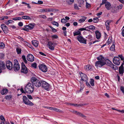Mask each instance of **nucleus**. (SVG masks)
I'll return each mask as SVG.
<instances>
[{"label": "nucleus", "mask_w": 124, "mask_h": 124, "mask_svg": "<svg viewBox=\"0 0 124 124\" xmlns=\"http://www.w3.org/2000/svg\"><path fill=\"white\" fill-rule=\"evenodd\" d=\"M106 63V62L98 61L95 62V66L97 68H101L105 65Z\"/></svg>", "instance_id": "nucleus-8"}, {"label": "nucleus", "mask_w": 124, "mask_h": 124, "mask_svg": "<svg viewBox=\"0 0 124 124\" xmlns=\"http://www.w3.org/2000/svg\"><path fill=\"white\" fill-rule=\"evenodd\" d=\"M80 83L81 84L80 90L79 91H78V92L82 90L84 87V85L82 82H80Z\"/></svg>", "instance_id": "nucleus-35"}, {"label": "nucleus", "mask_w": 124, "mask_h": 124, "mask_svg": "<svg viewBox=\"0 0 124 124\" xmlns=\"http://www.w3.org/2000/svg\"><path fill=\"white\" fill-rule=\"evenodd\" d=\"M119 74L121 75H122L124 72V69L123 64H122L121 66L119 67Z\"/></svg>", "instance_id": "nucleus-21"}, {"label": "nucleus", "mask_w": 124, "mask_h": 124, "mask_svg": "<svg viewBox=\"0 0 124 124\" xmlns=\"http://www.w3.org/2000/svg\"><path fill=\"white\" fill-rule=\"evenodd\" d=\"M38 67L39 69L43 72H46L47 71V67L44 64H40Z\"/></svg>", "instance_id": "nucleus-6"}, {"label": "nucleus", "mask_w": 124, "mask_h": 124, "mask_svg": "<svg viewBox=\"0 0 124 124\" xmlns=\"http://www.w3.org/2000/svg\"><path fill=\"white\" fill-rule=\"evenodd\" d=\"M51 37L53 39H57L58 38V36L56 35H52L51 36Z\"/></svg>", "instance_id": "nucleus-57"}, {"label": "nucleus", "mask_w": 124, "mask_h": 124, "mask_svg": "<svg viewBox=\"0 0 124 124\" xmlns=\"http://www.w3.org/2000/svg\"><path fill=\"white\" fill-rule=\"evenodd\" d=\"M51 110L58 112H61L62 111L61 110H60L58 109L53 107H52Z\"/></svg>", "instance_id": "nucleus-37"}, {"label": "nucleus", "mask_w": 124, "mask_h": 124, "mask_svg": "<svg viewBox=\"0 0 124 124\" xmlns=\"http://www.w3.org/2000/svg\"><path fill=\"white\" fill-rule=\"evenodd\" d=\"M86 18L85 17H83V18L79 19L78 20V22L80 23H82L86 19Z\"/></svg>", "instance_id": "nucleus-30"}, {"label": "nucleus", "mask_w": 124, "mask_h": 124, "mask_svg": "<svg viewBox=\"0 0 124 124\" xmlns=\"http://www.w3.org/2000/svg\"><path fill=\"white\" fill-rule=\"evenodd\" d=\"M106 62L107 65L112 68L114 70H117L118 68L117 66L114 65L108 59L107 60Z\"/></svg>", "instance_id": "nucleus-5"}, {"label": "nucleus", "mask_w": 124, "mask_h": 124, "mask_svg": "<svg viewBox=\"0 0 124 124\" xmlns=\"http://www.w3.org/2000/svg\"><path fill=\"white\" fill-rule=\"evenodd\" d=\"M18 25L20 26H22L23 25V23L22 22H20L18 23Z\"/></svg>", "instance_id": "nucleus-61"}, {"label": "nucleus", "mask_w": 124, "mask_h": 124, "mask_svg": "<svg viewBox=\"0 0 124 124\" xmlns=\"http://www.w3.org/2000/svg\"><path fill=\"white\" fill-rule=\"evenodd\" d=\"M35 24L34 23H31L29 24L28 25H26L24 26L25 28L31 30L32 29L34 26Z\"/></svg>", "instance_id": "nucleus-15"}, {"label": "nucleus", "mask_w": 124, "mask_h": 124, "mask_svg": "<svg viewBox=\"0 0 124 124\" xmlns=\"http://www.w3.org/2000/svg\"><path fill=\"white\" fill-rule=\"evenodd\" d=\"M97 59L98 61L105 62L104 58L102 56L100 55L99 57H97Z\"/></svg>", "instance_id": "nucleus-23"}, {"label": "nucleus", "mask_w": 124, "mask_h": 124, "mask_svg": "<svg viewBox=\"0 0 124 124\" xmlns=\"http://www.w3.org/2000/svg\"><path fill=\"white\" fill-rule=\"evenodd\" d=\"M52 24L54 25H56L57 26H59V24L58 23L54 21L52 23Z\"/></svg>", "instance_id": "nucleus-49"}, {"label": "nucleus", "mask_w": 124, "mask_h": 124, "mask_svg": "<svg viewBox=\"0 0 124 124\" xmlns=\"http://www.w3.org/2000/svg\"><path fill=\"white\" fill-rule=\"evenodd\" d=\"M39 16L40 18H43L44 19H46V16L44 15H40Z\"/></svg>", "instance_id": "nucleus-44"}, {"label": "nucleus", "mask_w": 124, "mask_h": 124, "mask_svg": "<svg viewBox=\"0 0 124 124\" xmlns=\"http://www.w3.org/2000/svg\"><path fill=\"white\" fill-rule=\"evenodd\" d=\"M111 21L108 20L106 21L105 23V24L106 26V28L108 31H109L110 30L109 24L110 23Z\"/></svg>", "instance_id": "nucleus-18"}, {"label": "nucleus", "mask_w": 124, "mask_h": 124, "mask_svg": "<svg viewBox=\"0 0 124 124\" xmlns=\"http://www.w3.org/2000/svg\"><path fill=\"white\" fill-rule=\"evenodd\" d=\"M26 92L30 93L33 92L34 90V86L30 83H28L25 88Z\"/></svg>", "instance_id": "nucleus-1"}, {"label": "nucleus", "mask_w": 124, "mask_h": 124, "mask_svg": "<svg viewBox=\"0 0 124 124\" xmlns=\"http://www.w3.org/2000/svg\"><path fill=\"white\" fill-rule=\"evenodd\" d=\"M88 39L90 40L92 39V36L91 35H89L88 36Z\"/></svg>", "instance_id": "nucleus-63"}, {"label": "nucleus", "mask_w": 124, "mask_h": 124, "mask_svg": "<svg viewBox=\"0 0 124 124\" xmlns=\"http://www.w3.org/2000/svg\"><path fill=\"white\" fill-rule=\"evenodd\" d=\"M120 90L123 93L124 95V87L123 86H121L120 87Z\"/></svg>", "instance_id": "nucleus-55"}, {"label": "nucleus", "mask_w": 124, "mask_h": 124, "mask_svg": "<svg viewBox=\"0 0 124 124\" xmlns=\"http://www.w3.org/2000/svg\"><path fill=\"white\" fill-rule=\"evenodd\" d=\"M35 4H42L43 3V2L42 1H38V3H34Z\"/></svg>", "instance_id": "nucleus-59"}, {"label": "nucleus", "mask_w": 124, "mask_h": 124, "mask_svg": "<svg viewBox=\"0 0 124 124\" xmlns=\"http://www.w3.org/2000/svg\"><path fill=\"white\" fill-rule=\"evenodd\" d=\"M41 12H47L51 11V10L49 9H41L40 10Z\"/></svg>", "instance_id": "nucleus-32"}, {"label": "nucleus", "mask_w": 124, "mask_h": 124, "mask_svg": "<svg viewBox=\"0 0 124 124\" xmlns=\"http://www.w3.org/2000/svg\"><path fill=\"white\" fill-rule=\"evenodd\" d=\"M27 97L28 98L30 99H32V98L31 96L30 95H27Z\"/></svg>", "instance_id": "nucleus-62"}, {"label": "nucleus", "mask_w": 124, "mask_h": 124, "mask_svg": "<svg viewBox=\"0 0 124 124\" xmlns=\"http://www.w3.org/2000/svg\"><path fill=\"white\" fill-rule=\"evenodd\" d=\"M14 62L13 69L15 71L18 70L20 69V66L17 60L16 59L15 60Z\"/></svg>", "instance_id": "nucleus-4"}, {"label": "nucleus", "mask_w": 124, "mask_h": 124, "mask_svg": "<svg viewBox=\"0 0 124 124\" xmlns=\"http://www.w3.org/2000/svg\"><path fill=\"white\" fill-rule=\"evenodd\" d=\"M14 21L12 20H9L8 21L6 22H5V23L6 25H8L10 23H13Z\"/></svg>", "instance_id": "nucleus-39"}, {"label": "nucleus", "mask_w": 124, "mask_h": 124, "mask_svg": "<svg viewBox=\"0 0 124 124\" xmlns=\"http://www.w3.org/2000/svg\"><path fill=\"white\" fill-rule=\"evenodd\" d=\"M8 90L7 89H3L1 91V93L2 95H4L8 93Z\"/></svg>", "instance_id": "nucleus-31"}, {"label": "nucleus", "mask_w": 124, "mask_h": 124, "mask_svg": "<svg viewBox=\"0 0 124 124\" xmlns=\"http://www.w3.org/2000/svg\"><path fill=\"white\" fill-rule=\"evenodd\" d=\"M49 27L53 31V32H56L57 31V30H56L55 29V28H54L52 27L51 26H49Z\"/></svg>", "instance_id": "nucleus-54"}, {"label": "nucleus", "mask_w": 124, "mask_h": 124, "mask_svg": "<svg viewBox=\"0 0 124 124\" xmlns=\"http://www.w3.org/2000/svg\"><path fill=\"white\" fill-rule=\"evenodd\" d=\"M6 65L7 68L9 70H12L13 68L12 63L10 61H8L7 62Z\"/></svg>", "instance_id": "nucleus-14"}, {"label": "nucleus", "mask_w": 124, "mask_h": 124, "mask_svg": "<svg viewBox=\"0 0 124 124\" xmlns=\"http://www.w3.org/2000/svg\"><path fill=\"white\" fill-rule=\"evenodd\" d=\"M27 59L30 62H33L34 60V57L32 54H29L27 56Z\"/></svg>", "instance_id": "nucleus-13"}, {"label": "nucleus", "mask_w": 124, "mask_h": 124, "mask_svg": "<svg viewBox=\"0 0 124 124\" xmlns=\"http://www.w3.org/2000/svg\"><path fill=\"white\" fill-rule=\"evenodd\" d=\"M21 72L25 73H27L28 72V70L24 63L22 62L21 63Z\"/></svg>", "instance_id": "nucleus-11"}, {"label": "nucleus", "mask_w": 124, "mask_h": 124, "mask_svg": "<svg viewBox=\"0 0 124 124\" xmlns=\"http://www.w3.org/2000/svg\"><path fill=\"white\" fill-rule=\"evenodd\" d=\"M123 7V5L121 4L117 7H114V8L115 9V11H116L117 10L122 9Z\"/></svg>", "instance_id": "nucleus-25"}, {"label": "nucleus", "mask_w": 124, "mask_h": 124, "mask_svg": "<svg viewBox=\"0 0 124 124\" xmlns=\"http://www.w3.org/2000/svg\"><path fill=\"white\" fill-rule=\"evenodd\" d=\"M96 38L98 39H99L101 36V34L98 31H96L95 32Z\"/></svg>", "instance_id": "nucleus-22"}, {"label": "nucleus", "mask_w": 124, "mask_h": 124, "mask_svg": "<svg viewBox=\"0 0 124 124\" xmlns=\"http://www.w3.org/2000/svg\"><path fill=\"white\" fill-rule=\"evenodd\" d=\"M111 5L110 2H107L105 4V7L106 9L108 10L110 9L111 7Z\"/></svg>", "instance_id": "nucleus-19"}, {"label": "nucleus", "mask_w": 124, "mask_h": 124, "mask_svg": "<svg viewBox=\"0 0 124 124\" xmlns=\"http://www.w3.org/2000/svg\"><path fill=\"white\" fill-rule=\"evenodd\" d=\"M4 56V55L2 53L0 54V57L2 58Z\"/></svg>", "instance_id": "nucleus-64"}, {"label": "nucleus", "mask_w": 124, "mask_h": 124, "mask_svg": "<svg viewBox=\"0 0 124 124\" xmlns=\"http://www.w3.org/2000/svg\"><path fill=\"white\" fill-rule=\"evenodd\" d=\"M16 50L17 53L18 54H21V48L19 47H17L16 49Z\"/></svg>", "instance_id": "nucleus-40"}, {"label": "nucleus", "mask_w": 124, "mask_h": 124, "mask_svg": "<svg viewBox=\"0 0 124 124\" xmlns=\"http://www.w3.org/2000/svg\"><path fill=\"white\" fill-rule=\"evenodd\" d=\"M80 76L81 78V80L82 81L86 82L87 80V78L86 75L83 73L81 72L79 73Z\"/></svg>", "instance_id": "nucleus-10"}, {"label": "nucleus", "mask_w": 124, "mask_h": 124, "mask_svg": "<svg viewBox=\"0 0 124 124\" xmlns=\"http://www.w3.org/2000/svg\"><path fill=\"white\" fill-rule=\"evenodd\" d=\"M1 27L4 33H7L8 32V29L7 26L4 24H2Z\"/></svg>", "instance_id": "nucleus-16"}, {"label": "nucleus", "mask_w": 124, "mask_h": 124, "mask_svg": "<svg viewBox=\"0 0 124 124\" xmlns=\"http://www.w3.org/2000/svg\"><path fill=\"white\" fill-rule=\"evenodd\" d=\"M41 86L45 89L48 91L50 85L49 84L46 82L44 81H41Z\"/></svg>", "instance_id": "nucleus-7"}, {"label": "nucleus", "mask_w": 124, "mask_h": 124, "mask_svg": "<svg viewBox=\"0 0 124 124\" xmlns=\"http://www.w3.org/2000/svg\"><path fill=\"white\" fill-rule=\"evenodd\" d=\"M5 68V64L4 62L0 61V73L1 72L2 70Z\"/></svg>", "instance_id": "nucleus-17"}, {"label": "nucleus", "mask_w": 124, "mask_h": 124, "mask_svg": "<svg viewBox=\"0 0 124 124\" xmlns=\"http://www.w3.org/2000/svg\"><path fill=\"white\" fill-rule=\"evenodd\" d=\"M12 97L11 95H7L5 97V98L7 100H9L11 99Z\"/></svg>", "instance_id": "nucleus-46"}, {"label": "nucleus", "mask_w": 124, "mask_h": 124, "mask_svg": "<svg viewBox=\"0 0 124 124\" xmlns=\"http://www.w3.org/2000/svg\"><path fill=\"white\" fill-rule=\"evenodd\" d=\"M113 62L115 64L118 65L120 64L121 60L120 58L117 57H115L113 59Z\"/></svg>", "instance_id": "nucleus-9"}, {"label": "nucleus", "mask_w": 124, "mask_h": 124, "mask_svg": "<svg viewBox=\"0 0 124 124\" xmlns=\"http://www.w3.org/2000/svg\"><path fill=\"white\" fill-rule=\"evenodd\" d=\"M87 70H89L91 68V67L90 65H88L86 66L85 68Z\"/></svg>", "instance_id": "nucleus-42"}, {"label": "nucleus", "mask_w": 124, "mask_h": 124, "mask_svg": "<svg viewBox=\"0 0 124 124\" xmlns=\"http://www.w3.org/2000/svg\"><path fill=\"white\" fill-rule=\"evenodd\" d=\"M73 113L78 115L81 116L83 117L85 116H84L82 114L80 113L79 112H78L74 110L73 111Z\"/></svg>", "instance_id": "nucleus-27"}, {"label": "nucleus", "mask_w": 124, "mask_h": 124, "mask_svg": "<svg viewBox=\"0 0 124 124\" xmlns=\"http://www.w3.org/2000/svg\"><path fill=\"white\" fill-rule=\"evenodd\" d=\"M93 22L95 23H97L99 21V19L97 18H94L93 19Z\"/></svg>", "instance_id": "nucleus-47"}, {"label": "nucleus", "mask_w": 124, "mask_h": 124, "mask_svg": "<svg viewBox=\"0 0 124 124\" xmlns=\"http://www.w3.org/2000/svg\"><path fill=\"white\" fill-rule=\"evenodd\" d=\"M5 44L3 43L0 42V48H3L5 47Z\"/></svg>", "instance_id": "nucleus-45"}, {"label": "nucleus", "mask_w": 124, "mask_h": 124, "mask_svg": "<svg viewBox=\"0 0 124 124\" xmlns=\"http://www.w3.org/2000/svg\"><path fill=\"white\" fill-rule=\"evenodd\" d=\"M112 42L111 39H109V38L108 39V40L106 43L108 45H109L110 43Z\"/></svg>", "instance_id": "nucleus-48"}, {"label": "nucleus", "mask_w": 124, "mask_h": 124, "mask_svg": "<svg viewBox=\"0 0 124 124\" xmlns=\"http://www.w3.org/2000/svg\"><path fill=\"white\" fill-rule=\"evenodd\" d=\"M22 58L25 63H27V61L26 60V57L24 55H23L22 56Z\"/></svg>", "instance_id": "nucleus-41"}, {"label": "nucleus", "mask_w": 124, "mask_h": 124, "mask_svg": "<svg viewBox=\"0 0 124 124\" xmlns=\"http://www.w3.org/2000/svg\"><path fill=\"white\" fill-rule=\"evenodd\" d=\"M41 81H39L38 80V81H36V82L34 83L32 85H35L37 87H39L41 86Z\"/></svg>", "instance_id": "nucleus-20"}, {"label": "nucleus", "mask_w": 124, "mask_h": 124, "mask_svg": "<svg viewBox=\"0 0 124 124\" xmlns=\"http://www.w3.org/2000/svg\"><path fill=\"white\" fill-rule=\"evenodd\" d=\"M86 27L87 28V29H89L92 30H93L95 29V27L94 26L92 25L87 26Z\"/></svg>", "instance_id": "nucleus-34"}, {"label": "nucleus", "mask_w": 124, "mask_h": 124, "mask_svg": "<svg viewBox=\"0 0 124 124\" xmlns=\"http://www.w3.org/2000/svg\"><path fill=\"white\" fill-rule=\"evenodd\" d=\"M86 7L87 8H90V7L91 5L89 4L86 2Z\"/></svg>", "instance_id": "nucleus-56"}, {"label": "nucleus", "mask_w": 124, "mask_h": 124, "mask_svg": "<svg viewBox=\"0 0 124 124\" xmlns=\"http://www.w3.org/2000/svg\"><path fill=\"white\" fill-rule=\"evenodd\" d=\"M73 34L74 36L80 35L81 34V32L79 31H78L74 32Z\"/></svg>", "instance_id": "nucleus-33"}, {"label": "nucleus", "mask_w": 124, "mask_h": 124, "mask_svg": "<svg viewBox=\"0 0 124 124\" xmlns=\"http://www.w3.org/2000/svg\"><path fill=\"white\" fill-rule=\"evenodd\" d=\"M22 18L20 17H16L15 18H13L12 19V20L15 21L21 20H22Z\"/></svg>", "instance_id": "nucleus-38"}, {"label": "nucleus", "mask_w": 124, "mask_h": 124, "mask_svg": "<svg viewBox=\"0 0 124 124\" xmlns=\"http://www.w3.org/2000/svg\"><path fill=\"white\" fill-rule=\"evenodd\" d=\"M31 66L35 68H37V64L36 63H34L32 64Z\"/></svg>", "instance_id": "nucleus-52"}, {"label": "nucleus", "mask_w": 124, "mask_h": 124, "mask_svg": "<svg viewBox=\"0 0 124 124\" xmlns=\"http://www.w3.org/2000/svg\"><path fill=\"white\" fill-rule=\"evenodd\" d=\"M78 40L80 43L83 44H86V40L80 35L78 36L77 37Z\"/></svg>", "instance_id": "nucleus-12"}, {"label": "nucleus", "mask_w": 124, "mask_h": 124, "mask_svg": "<svg viewBox=\"0 0 124 124\" xmlns=\"http://www.w3.org/2000/svg\"><path fill=\"white\" fill-rule=\"evenodd\" d=\"M23 102L26 104L31 106L33 105V104L25 96H23Z\"/></svg>", "instance_id": "nucleus-3"}, {"label": "nucleus", "mask_w": 124, "mask_h": 124, "mask_svg": "<svg viewBox=\"0 0 124 124\" xmlns=\"http://www.w3.org/2000/svg\"><path fill=\"white\" fill-rule=\"evenodd\" d=\"M31 42L32 44L36 47H37L39 45V42L36 40H33Z\"/></svg>", "instance_id": "nucleus-24"}, {"label": "nucleus", "mask_w": 124, "mask_h": 124, "mask_svg": "<svg viewBox=\"0 0 124 124\" xmlns=\"http://www.w3.org/2000/svg\"><path fill=\"white\" fill-rule=\"evenodd\" d=\"M74 8L76 9H79L77 5L76 4H74Z\"/></svg>", "instance_id": "nucleus-60"}, {"label": "nucleus", "mask_w": 124, "mask_h": 124, "mask_svg": "<svg viewBox=\"0 0 124 124\" xmlns=\"http://www.w3.org/2000/svg\"><path fill=\"white\" fill-rule=\"evenodd\" d=\"M22 19L25 20H31V18L29 16H23L22 17Z\"/></svg>", "instance_id": "nucleus-29"}, {"label": "nucleus", "mask_w": 124, "mask_h": 124, "mask_svg": "<svg viewBox=\"0 0 124 124\" xmlns=\"http://www.w3.org/2000/svg\"><path fill=\"white\" fill-rule=\"evenodd\" d=\"M115 45L113 43L110 47V50L112 51H114L115 50Z\"/></svg>", "instance_id": "nucleus-36"}, {"label": "nucleus", "mask_w": 124, "mask_h": 124, "mask_svg": "<svg viewBox=\"0 0 124 124\" xmlns=\"http://www.w3.org/2000/svg\"><path fill=\"white\" fill-rule=\"evenodd\" d=\"M68 105H70L72 106H77L78 107L79 106H82L83 105H84L82 104H80L79 105L77 104H75L74 103H68Z\"/></svg>", "instance_id": "nucleus-28"}, {"label": "nucleus", "mask_w": 124, "mask_h": 124, "mask_svg": "<svg viewBox=\"0 0 124 124\" xmlns=\"http://www.w3.org/2000/svg\"><path fill=\"white\" fill-rule=\"evenodd\" d=\"M94 81L93 79H91L90 81V83L91 85L93 86L94 85Z\"/></svg>", "instance_id": "nucleus-43"}, {"label": "nucleus", "mask_w": 124, "mask_h": 124, "mask_svg": "<svg viewBox=\"0 0 124 124\" xmlns=\"http://www.w3.org/2000/svg\"><path fill=\"white\" fill-rule=\"evenodd\" d=\"M56 45L55 43L51 41H49L48 42L47 46L50 49L53 51L54 50V47Z\"/></svg>", "instance_id": "nucleus-2"}, {"label": "nucleus", "mask_w": 124, "mask_h": 124, "mask_svg": "<svg viewBox=\"0 0 124 124\" xmlns=\"http://www.w3.org/2000/svg\"><path fill=\"white\" fill-rule=\"evenodd\" d=\"M23 44L25 45L26 46H29V44H30L29 43L27 42L26 41H23Z\"/></svg>", "instance_id": "nucleus-51"}, {"label": "nucleus", "mask_w": 124, "mask_h": 124, "mask_svg": "<svg viewBox=\"0 0 124 124\" xmlns=\"http://www.w3.org/2000/svg\"><path fill=\"white\" fill-rule=\"evenodd\" d=\"M38 80L34 77H32L31 79V81L32 84H33L34 83L38 81Z\"/></svg>", "instance_id": "nucleus-26"}, {"label": "nucleus", "mask_w": 124, "mask_h": 124, "mask_svg": "<svg viewBox=\"0 0 124 124\" xmlns=\"http://www.w3.org/2000/svg\"><path fill=\"white\" fill-rule=\"evenodd\" d=\"M61 22L62 23H65L67 22V20L64 18H63L61 20Z\"/></svg>", "instance_id": "nucleus-50"}, {"label": "nucleus", "mask_w": 124, "mask_h": 124, "mask_svg": "<svg viewBox=\"0 0 124 124\" xmlns=\"http://www.w3.org/2000/svg\"><path fill=\"white\" fill-rule=\"evenodd\" d=\"M0 119L2 120L3 121H5V119L4 117L2 115L0 116Z\"/></svg>", "instance_id": "nucleus-53"}, {"label": "nucleus", "mask_w": 124, "mask_h": 124, "mask_svg": "<svg viewBox=\"0 0 124 124\" xmlns=\"http://www.w3.org/2000/svg\"><path fill=\"white\" fill-rule=\"evenodd\" d=\"M118 56L122 60H123L124 59V58H123V57L122 55V54L121 55H119Z\"/></svg>", "instance_id": "nucleus-58"}]
</instances>
